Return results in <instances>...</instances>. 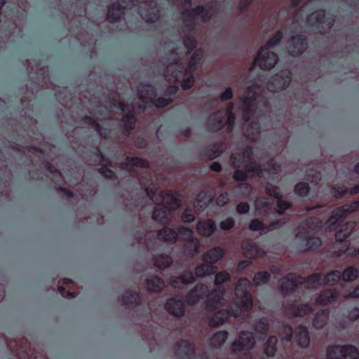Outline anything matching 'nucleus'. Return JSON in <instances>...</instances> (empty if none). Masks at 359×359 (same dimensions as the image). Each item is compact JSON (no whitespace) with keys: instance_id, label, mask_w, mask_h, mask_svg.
<instances>
[{"instance_id":"nucleus-7","label":"nucleus","mask_w":359,"mask_h":359,"mask_svg":"<svg viewBox=\"0 0 359 359\" xmlns=\"http://www.w3.org/2000/svg\"><path fill=\"white\" fill-rule=\"evenodd\" d=\"M291 80V72L289 69H283L271 77L266 87L270 92H278L285 89L290 85Z\"/></svg>"},{"instance_id":"nucleus-57","label":"nucleus","mask_w":359,"mask_h":359,"mask_svg":"<svg viewBox=\"0 0 359 359\" xmlns=\"http://www.w3.org/2000/svg\"><path fill=\"white\" fill-rule=\"evenodd\" d=\"M179 279L183 285H190L196 282V277L193 272L188 271L179 276Z\"/></svg>"},{"instance_id":"nucleus-50","label":"nucleus","mask_w":359,"mask_h":359,"mask_svg":"<svg viewBox=\"0 0 359 359\" xmlns=\"http://www.w3.org/2000/svg\"><path fill=\"white\" fill-rule=\"evenodd\" d=\"M271 277V273L268 271H259L255 274L252 280L255 286H260L269 283Z\"/></svg>"},{"instance_id":"nucleus-60","label":"nucleus","mask_w":359,"mask_h":359,"mask_svg":"<svg viewBox=\"0 0 359 359\" xmlns=\"http://www.w3.org/2000/svg\"><path fill=\"white\" fill-rule=\"evenodd\" d=\"M178 236L180 234L183 236L184 241L186 242L189 240L195 238L193 231L189 228L181 226L177 229Z\"/></svg>"},{"instance_id":"nucleus-11","label":"nucleus","mask_w":359,"mask_h":359,"mask_svg":"<svg viewBox=\"0 0 359 359\" xmlns=\"http://www.w3.org/2000/svg\"><path fill=\"white\" fill-rule=\"evenodd\" d=\"M295 237L299 240V248L302 252L316 250L322 245L320 238L311 236L309 231L306 229L297 233Z\"/></svg>"},{"instance_id":"nucleus-40","label":"nucleus","mask_w":359,"mask_h":359,"mask_svg":"<svg viewBox=\"0 0 359 359\" xmlns=\"http://www.w3.org/2000/svg\"><path fill=\"white\" fill-rule=\"evenodd\" d=\"M278 339L276 336L271 335L264 344V354L267 357H273L277 351Z\"/></svg>"},{"instance_id":"nucleus-44","label":"nucleus","mask_w":359,"mask_h":359,"mask_svg":"<svg viewBox=\"0 0 359 359\" xmlns=\"http://www.w3.org/2000/svg\"><path fill=\"white\" fill-rule=\"evenodd\" d=\"M228 332L226 330H219L216 332L210 338V344L215 347H220L227 339Z\"/></svg>"},{"instance_id":"nucleus-27","label":"nucleus","mask_w":359,"mask_h":359,"mask_svg":"<svg viewBox=\"0 0 359 359\" xmlns=\"http://www.w3.org/2000/svg\"><path fill=\"white\" fill-rule=\"evenodd\" d=\"M141 294L139 290H135L133 292L123 294L118 297V301L123 306L127 308H134L138 306L141 302Z\"/></svg>"},{"instance_id":"nucleus-52","label":"nucleus","mask_w":359,"mask_h":359,"mask_svg":"<svg viewBox=\"0 0 359 359\" xmlns=\"http://www.w3.org/2000/svg\"><path fill=\"white\" fill-rule=\"evenodd\" d=\"M226 116H227V118H226V122H224V126H227V131L229 133H231L234 128V126H235V120H236V117H235V115L233 112V106L232 104H231L230 106L228 107L227 109V111H226Z\"/></svg>"},{"instance_id":"nucleus-31","label":"nucleus","mask_w":359,"mask_h":359,"mask_svg":"<svg viewBox=\"0 0 359 359\" xmlns=\"http://www.w3.org/2000/svg\"><path fill=\"white\" fill-rule=\"evenodd\" d=\"M157 238L165 243H175L178 240V233L173 229L165 226L158 231Z\"/></svg>"},{"instance_id":"nucleus-18","label":"nucleus","mask_w":359,"mask_h":359,"mask_svg":"<svg viewBox=\"0 0 359 359\" xmlns=\"http://www.w3.org/2000/svg\"><path fill=\"white\" fill-rule=\"evenodd\" d=\"M175 354L180 353V359H193L195 357V346L188 340H182L173 346Z\"/></svg>"},{"instance_id":"nucleus-41","label":"nucleus","mask_w":359,"mask_h":359,"mask_svg":"<svg viewBox=\"0 0 359 359\" xmlns=\"http://www.w3.org/2000/svg\"><path fill=\"white\" fill-rule=\"evenodd\" d=\"M236 297H241L250 294L249 292V280L246 278H241L235 287Z\"/></svg>"},{"instance_id":"nucleus-42","label":"nucleus","mask_w":359,"mask_h":359,"mask_svg":"<svg viewBox=\"0 0 359 359\" xmlns=\"http://www.w3.org/2000/svg\"><path fill=\"white\" fill-rule=\"evenodd\" d=\"M328 319L327 313L325 310L318 311L313 319V326L317 330L322 329L327 324Z\"/></svg>"},{"instance_id":"nucleus-10","label":"nucleus","mask_w":359,"mask_h":359,"mask_svg":"<svg viewBox=\"0 0 359 359\" xmlns=\"http://www.w3.org/2000/svg\"><path fill=\"white\" fill-rule=\"evenodd\" d=\"M308 38L304 34H296L290 37L287 47L290 55L301 56L308 48Z\"/></svg>"},{"instance_id":"nucleus-16","label":"nucleus","mask_w":359,"mask_h":359,"mask_svg":"<svg viewBox=\"0 0 359 359\" xmlns=\"http://www.w3.org/2000/svg\"><path fill=\"white\" fill-rule=\"evenodd\" d=\"M205 127L209 133H217L224 128V117L221 109L217 110L209 116Z\"/></svg>"},{"instance_id":"nucleus-64","label":"nucleus","mask_w":359,"mask_h":359,"mask_svg":"<svg viewBox=\"0 0 359 359\" xmlns=\"http://www.w3.org/2000/svg\"><path fill=\"white\" fill-rule=\"evenodd\" d=\"M18 346L16 348V355H19L20 359H28L29 358V349L27 345L22 346L16 343Z\"/></svg>"},{"instance_id":"nucleus-55","label":"nucleus","mask_w":359,"mask_h":359,"mask_svg":"<svg viewBox=\"0 0 359 359\" xmlns=\"http://www.w3.org/2000/svg\"><path fill=\"white\" fill-rule=\"evenodd\" d=\"M265 192L269 196L278 198L282 197L279 188L271 182H267L265 187Z\"/></svg>"},{"instance_id":"nucleus-20","label":"nucleus","mask_w":359,"mask_h":359,"mask_svg":"<svg viewBox=\"0 0 359 359\" xmlns=\"http://www.w3.org/2000/svg\"><path fill=\"white\" fill-rule=\"evenodd\" d=\"M137 118L134 111H129V113H126L123 115L118 128L124 136L128 137L135 128Z\"/></svg>"},{"instance_id":"nucleus-2","label":"nucleus","mask_w":359,"mask_h":359,"mask_svg":"<svg viewBox=\"0 0 359 359\" xmlns=\"http://www.w3.org/2000/svg\"><path fill=\"white\" fill-rule=\"evenodd\" d=\"M283 34L281 31H277L269 41L260 48L254 63L257 64L262 70L273 69L278 61L277 53L270 51L282 41Z\"/></svg>"},{"instance_id":"nucleus-4","label":"nucleus","mask_w":359,"mask_h":359,"mask_svg":"<svg viewBox=\"0 0 359 359\" xmlns=\"http://www.w3.org/2000/svg\"><path fill=\"white\" fill-rule=\"evenodd\" d=\"M213 3H210L207 7L198 5L194 8L185 9L182 12V15L188 23L184 27L185 32H194L196 27L195 19L200 17L203 23H206L212 18L210 11L213 9Z\"/></svg>"},{"instance_id":"nucleus-36","label":"nucleus","mask_w":359,"mask_h":359,"mask_svg":"<svg viewBox=\"0 0 359 359\" xmlns=\"http://www.w3.org/2000/svg\"><path fill=\"white\" fill-rule=\"evenodd\" d=\"M215 272L216 267L205 262L197 265L194 269L195 276L198 278H204L207 276L213 275Z\"/></svg>"},{"instance_id":"nucleus-33","label":"nucleus","mask_w":359,"mask_h":359,"mask_svg":"<svg viewBox=\"0 0 359 359\" xmlns=\"http://www.w3.org/2000/svg\"><path fill=\"white\" fill-rule=\"evenodd\" d=\"M200 246L199 240L195 238L185 242L183 245V254L185 257L192 259L198 252Z\"/></svg>"},{"instance_id":"nucleus-54","label":"nucleus","mask_w":359,"mask_h":359,"mask_svg":"<svg viewBox=\"0 0 359 359\" xmlns=\"http://www.w3.org/2000/svg\"><path fill=\"white\" fill-rule=\"evenodd\" d=\"M231 279L230 274L226 271H222L217 273L215 276V284L217 287H220L223 283L229 281Z\"/></svg>"},{"instance_id":"nucleus-62","label":"nucleus","mask_w":359,"mask_h":359,"mask_svg":"<svg viewBox=\"0 0 359 359\" xmlns=\"http://www.w3.org/2000/svg\"><path fill=\"white\" fill-rule=\"evenodd\" d=\"M264 169V177L271 172L276 173L280 169V165L273 162V160L268 162L266 165H262Z\"/></svg>"},{"instance_id":"nucleus-21","label":"nucleus","mask_w":359,"mask_h":359,"mask_svg":"<svg viewBox=\"0 0 359 359\" xmlns=\"http://www.w3.org/2000/svg\"><path fill=\"white\" fill-rule=\"evenodd\" d=\"M159 203H163L168 207L170 210H174L181 205V200L175 192L172 191H162L159 193Z\"/></svg>"},{"instance_id":"nucleus-61","label":"nucleus","mask_w":359,"mask_h":359,"mask_svg":"<svg viewBox=\"0 0 359 359\" xmlns=\"http://www.w3.org/2000/svg\"><path fill=\"white\" fill-rule=\"evenodd\" d=\"M227 313V318L230 317L238 318L241 313L240 304L238 302H234L233 306L226 309Z\"/></svg>"},{"instance_id":"nucleus-49","label":"nucleus","mask_w":359,"mask_h":359,"mask_svg":"<svg viewBox=\"0 0 359 359\" xmlns=\"http://www.w3.org/2000/svg\"><path fill=\"white\" fill-rule=\"evenodd\" d=\"M187 34H185L183 39V45L187 50V53H191L197 46V41L195 37L191 34L192 32H187Z\"/></svg>"},{"instance_id":"nucleus-19","label":"nucleus","mask_w":359,"mask_h":359,"mask_svg":"<svg viewBox=\"0 0 359 359\" xmlns=\"http://www.w3.org/2000/svg\"><path fill=\"white\" fill-rule=\"evenodd\" d=\"M171 212L164 203H158L153 210L152 218L159 224L166 225L170 222Z\"/></svg>"},{"instance_id":"nucleus-3","label":"nucleus","mask_w":359,"mask_h":359,"mask_svg":"<svg viewBox=\"0 0 359 359\" xmlns=\"http://www.w3.org/2000/svg\"><path fill=\"white\" fill-rule=\"evenodd\" d=\"M255 345V336L252 332L242 330L238 339L231 344V353L236 356L235 359H252L250 351Z\"/></svg>"},{"instance_id":"nucleus-46","label":"nucleus","mask_w":359,"mask_h":359,"mask_svg":"<svg viewBox=\"0 0 359 359\" xmlns=\"http://www.w3.org/2000/svg\"><path fill=\"white\" fill-rule=\"evenodd\" d=\"M341 279V272L338 270H333L328 272L324 277L323 283L324 285H335Z\"/></svg>"},{"instance_id":"nucleus-9","label":"nucleus","mask_w":359,"mask_h":359,"mask_svg":"<svg viewBox=\"0 0 359 359\" xmlns=\"http://www.w3.org/2000/svg\"><path fill=\"white\" fill-rule=\"evenodd\" d=\"M225 294V290L221 287H216L211 290H208L204 301L205 308L208 312L217 311L222 305V300Z\"/></svg>"},{"instance_id":"nucleus-63","label":"nucleus","mask_w":359,"mask_h":359,"mask_svg":"<svg viewBox=\"0 0 359 359\" xmlns=\"http://www.w3.org/2000/svg\"><path fill=\"white\" fill-rule=\"evenodd\" d=\"M243 250L247 255L253 257L259 254V249L252 243L247 242L242 245Z\"/></svg>"},{"instance_id":"nucleus-23","label":"nucleus","mask_w":359,"mask_h":359,"mask_svg":"<svg viewBox=\"0 0 359 359\" xmlns=\"http://www.w3.org/2000/svg\"><path fill=\"white\" fill-rule=\"evenodd\" d=\"M126 10V6L119 1L112 3L108 9L107 20L110 23L121 21V17Z\"/></svg>"},{"instance_id":"nucleus-37","label":"nucleus","mask_w":359,"mask_h":359,"mask_svg":"<svg viewBox=\"0 0 359 359\" xmlns=\"http://www.w3.org/2000/svg\"><path fill=\"white\" fill-rule=\"evenodd\" d=\"M222 154V143H215L204 148L201 155L210 160L215 159Z\"/></svg>"},{"instance_id":"nucleus-5","label":"nucleus","mask_w":359,"mask_h":359,"mask_svg":"<svg viewBox=\"0 0 359 359\" xmlns=\"http://www.w3.org/2000/svg\"><path fill=\"white\" fill-rule=\"evenodd\" d=\"M139 99L145 104H151L158 108H164L171 102L170 98L157 97L156 88L149 83H141L137 88Z\"/></svg>"},{"instance_id":"nucleus-38","label":"nucleus","mask_w":359,"mask_h":359,"mask_svg":"<svg viewBox=\"0 0 359 359\" xmlns=\"http://www.w3.org/2000/svg\"><path fill=\"white\" fill-rule=\"evenodd\" d=\"M244 170L248 174L256 173L259 178H264V169L255 159L245 161Z\"/></svg>"},{"instance_id":"nucleus-6","label":"nucleus","mask_w":359,"mask_h":359,"mask_svg":"<svg viewBox=\"0 0 359 359\" xmlns=\"http://www.w3.org/2000/svg\"><path fill=\"white\" fill-rule=\"evenodd\" d=\"M327 359H358L359 351L353 345H330L326 349Z\"/></svg>"},{"instance_id":"nucleus-25","label":"nucleus","mask_w":359,"mask_h":359,"mask_svg":"<svg viewBox=\"0 0 359 359\" xmlns=\"http://www.w3.org/2000/svg\"><path fill=\"white\" fill-rule=\"evenodd\" d=\"M146 290L150 293H160L165 287V282L163 278L158 276H153L147 278L144 281Z\"/></svg>"},{"instance_id":"nucleus-28","label":"nucleus","mask_w":359,"mask_h":359,"mask_svg":"<svg viewBox=\"0 0 359 359\" xmlns=\"http://www.w3.org/2000/svg\"><path fill=\"white\" fill-rule=\"evenodd\" d=\"M294 341L299 346L306 348L310 344L309 330L304 325H300L294 330Z\"/></svg>"},{"instance_id":"nucleus-8","label":"nucleus","mask_w":359,"mask_h":359,"mask_svg":"<svg viewBox=\"0 0 359 359\" xmlns=\"http://www.w3.org/2000/svg\"><path fill=\"white\" fill-rule=\"evenodd\" d=\"M204 50L202 48H197L192 53L190 61L189 62L187 67L184 69V65L180 62H177L178 69L172 70L171 77L175 81L177 79L178 73L184 72V74L194 73L196 71L197 67L203 57Z\"/></svg>"},{"instance_id":"nucleus-17","label":"nucleus","mask_w":359,"mask_h":359,"mask_svg":"<svg viewBox=\"0 0 359 359\" xmlns=\"http://www.w3.org/2000/svg\"><path fill=\"white\" fill-rule=\"evenodd\" d=\"M299 279V276L293 273H290L280 279L279 280V287L283 294L288 295L294 292L298 287Z\"/></svg>"},{"instance_id":"nucleus-34","label":"nucleus","mask_w":359,"mask_h":359,"mask_svg":"<svg viewBox=\"0 0 359 359\" xmlns=\"http://www.w3.org/2000/svg\"><path fill=\"white\" fill-rule=\"evenodd\" d=\"M209 318V325L211 327H216L228 321L227 312L225 309H217Z\"/></svg>"},{"instance_id":"nucleus-47","label":"nucleus","mask_w":359,"mask_h":359,"mask_svg":"<svg viewBox=\"0 0 359 359\" xmlns=\"http://www.w3.org/2000/svg\"><path fill=\"white\" fill-rule=\"evenodd\" d=\"M290 309L292 311L293 316L295 317H304L312 311L311 306L308 304H303L297 306L292 304Z\"/></svg>"},{"instance_id":"nucleus-45","label":"nucleus","mask_w":359,"mask_h":359,"mask_svg":"<svg viewBox=\"0 0 359 359\" xmlns=\"http://www.w3.org/2000/svg\"><path fill=\"white\" fill-rule=\"evenodd\" d=\"M341 279L345 282H352L359 276V269L355 266L346 267L341 273Z\"/></svg>"},{"instance_id":"nucleus-51","label":"nucleus","mask_w":359,"mask_h":359,"mask_svg":"<svg viewBox=\"0 0 359 359\" xmlns=\"http://www.w3.org/2000/svg\"><path fill=\"white\" fill-rule=\"evenodd\" d=\"M240 299V301H238L240 304L241 311L249 312L251 311L253 306V301L251 294L243 296L241 297H238Z\"/></svg>"},{"instance_id":"nucleus-24","label":"nucleus","mask_w":359,"mask_h":359,"mask_svg":"<svg viewBox=\"0 0 359 359\" xmlns=\"http://www.w3.org/2000/svg\"><path fill=\"white\" fill-rule=\"evenodd\" d=\"M134 167L149 168L150 164L147 159L137 156H127L126 161L122 163V168L130 172H135V170L133 168Z\"/></svg>"},{"instance_id":"nucleus-59","label":"nucleus","mask_w":359,"mask_h":359,"mask_svg":"<svg viewBox=\"0 0 359 359\" xmlns=\"http://www.w3.org/2000/svg\"><path fill=\"white\" fill-rule=\"evenodd\" d=\"M304 226L312 230H316L321 226V221L316 217L307 218L303 223Z\"/></svg>"},{"instance_id":"nucleus-35","label":"nucleus","mask_w":359,"mask_h":359,"mask_svg":"<svg viewBox=\"0 0 359 359\" xmlns=\"http://www.w3.org/2000/svg\"><path fill=\"white\" fill-rule=\"evenodd\" d=\"M138 14L144 20L150 23L157 22L161 16L160 11L158 9H156V11H150L142 6H139Z\"/></svg>"},{"instance_id":"nucleus-15","label":"nucleus","mask_w":359,"mask_h":359,"mask_svg":"<svg viewBox=\"0 0 359 359\" xmlns=\"http://www.w3.org/2000/svg\"><path fill=\"white\" fill-rule=\"evenodd\" d=\"M359 207V205H356L354 204V202L350 205L346 206H342L337 208L332 215L328 220V223L330 226H333L334 229L338 227L340 224L343 222L344 219L350 213L355 211V210Z\"/></svg>"},{"instance_id":"nucleus-26","label":"nucleus","mask_w":359,"mask_h":359,"mask_svg":"<svg viewBox=\"0 0 359 359\" xmlns=\"http://www.w3.org/2000/svg\"><path fill=\"white\" fill-rule=\"evenodd\" d=\"M231 161V166L235 169L233 174V179L239 182H244L248 178V174L245 170L241 169V158L238 157L236 154H232L230 157Z\"/></svg>"},{"instance_id":"nucleus-58","label":"nucleus","mask_w":359,"mask_h":359,"mask_svg":"<svg viewBox=\"0 0 359 359\" xmlns=\"http://www.w3.org/2000/svg\"><path fill=\"white\" fill-rule=\"evenodd\" d=\"M187 77L182 79L181 81V87L184 90H189L194 86L196 79L194 73H188Z\"/></svg>"},{"instance_id":"nucleus-56","label":"nucleus","mask_w":359,"mask_h":359,"mask_svg":"<svg viewBox=\"0 0 359 359\" xmlns=\"http://www.w3.org/2000/svg\"><path fill=\"white\" fill-rule=\"evenodd\" d=\"M276 205L278 207V210L276 212L282 215H283L287 210H289L292 207V203L289 201L282 200V197H279L277 198Z\"/></svg>"},{"instance_id":"nucleus-12","label":"nucleus","mask_w":359,"mask_h":359,"mask_svg":"<svg viewBox=\"0 0 359 359\" xmlns=\"http://www.w3.org/2000/svg\"><path fill=\"white\" fill-rule=\"evenodd\" d=\"M308 20L313 26L325 25L330 29L335 22V18L331 14H327L325 9H320L310 14Z\"/></svg>"},{"instance_id":"nucleus-13","label":"nucleus","mask_w":359,"mask_h":359,"mask_svg":"<svg viewBox=\"0 0 359 359\" xmlns=\"http://www.w3.org/2000/svg\"><path fill=\"white\" fill-rule=\"evenodd\" d=\"M208 287L203 283L196 284L192 289L187 293L185 301L187 305L194 306L198 304L201 301L205 299L208 294Z\"/></svg>"},{"instance_id":"nucleus-48","label":"nucleus","mask_w":359,"mask_h":359,"mask_svg":"<svg viewBox=\"0 0 359 359\" xmlns=\"http://www.w3.org/2000/svg\"><path fill=\"white\" fill-rule=\"evenodd\" d=\"M270 324L266 317L258 319L253 325L254 330L259 334H266L269 330Z\"/></svg>"},{"instance_id":"nucleus-53","label":"nucleus","mask_w":359,"mask_h":359,"mask_svg":"<svg viewBox=\"0 0 359 359\" xmlns=\"http://www.w3.org/2000/svg\"><path fill=\"white\" fill-rule=\"evenodd\" d=\"M294 193L299 196L305 197L310 191V187L307 182H301L294 186Z\"/></svg>"},{"instance_id":"nucleus-22","label":"nucleus","mask_w":359,"mask_h":359,"mask_svg":"<svg viewBox=\"0 0 359 359\" xmlns=\"http://www.w3.org/2000/svg\"><path fill=\"white\" fill-rule=\"evenodd\" d=\"M339 292L335 288H328L322 290L317 299V304L325 306L337 302L339 298Z\"/></svg>"},{"instance_id":"nucleus-32","label":"nucleus","mask_w":359,"mask_h":359,"mask_svg":"<svg viewBox=\"0 0 359 359\" xmlns=\"http://www.w3.org/2000/svg\"><path fill=\"white\" fill-rule=\"evenodd\" d=\"M302 280L301 284L304 285L306 288H316L318 285L323 284V274L321 273H314L305 278L299 276Z\"/></svg>"},{"instance_id":"nucleus-39","label":"nucleus","mask_w":359,"mask_h":359,"mask_svg":"<svg viewBox=\"0 0 359 359\" xmlns=\"http://www.w3.org/2000/svg\"><path fill=\"white\" fill-rule=\"evenodd\" d=\"M172 262V258L169 255L161 254L154 257V266L160 269L170 267Z\"/></svg>"},{"instance_id":"nucleus-30","label":"nucleus","mask_w":359,"mask_h":359,"mask_svg":"<svg viewBox=\"0 0 359 359\" xmlns=\"http://www.w3.org/2000/svg\"><path fill=\"white\" fill-rule=\"evenodd\" d=\"M224 255V250L222 248L213 247L203 255L202 259L205 263L214 265L223 257Z\"/></svg>"},{"instance_id":"nucleus-14","label":"nucleus","mask_w":359,"mask_h":359,"mask_svg":"<svg viewBox=\"0 0 359 359\" xmlns=\"http://www.w3.org/2000/svg\"><path fill=\"white\" fill-rule=\"evenodd\" d=\"M164 308L170 315L177 318L184 317L186 313L184 302L180 297L168 298L165 303Z\"/></svg>"},{"instance_id":"nucleus-43","label":"nucleus","mask_w":359,"mask_h":359,"mask_svg":"<svg viewBox=\"0 0 359 359\" xmlns=\"http://www.w3.org/2000/svg\"><path fill=\"white\" fill-rule=\"evenodd\" d=\"M252 191V186L247 182L238 183L234 187L235 194L241 198H248L250 196Z\"/></svg>"},{"instance_id":"nucleus-1","label":"nucleus","mask_w":359,"mask_h":359,"mask_svg":"<svg viewBox=\"0 0 359 359\" xmlns=\"http://www.w3.org/2000/svg\"><path fill=\"white\" fill-rule=\"evenodd\" d=\"M243 118L245 124V133L248 139L255 140L261 133V126L258 121H251L250 116L257 118L264 117L270 111V104L267 98L260 97L256 92L250 96L246 94L242 101Z\"/></svg>"},{"instance_id":"nucleus-29","label":"nucleus","mask_w":359,"mask_h":359,"mask_svg":"<svg viewBox=\"0 0 359 359\" xmlns=\"http://www.w3.org/2000/svg\"><path fill=\"white\" fill-rule=\"evenodd\" d=\"M198 233L205 238L211 236L216 231V224L211 219L199 221L196 224Z\"/></svg>"}]
</instances>
